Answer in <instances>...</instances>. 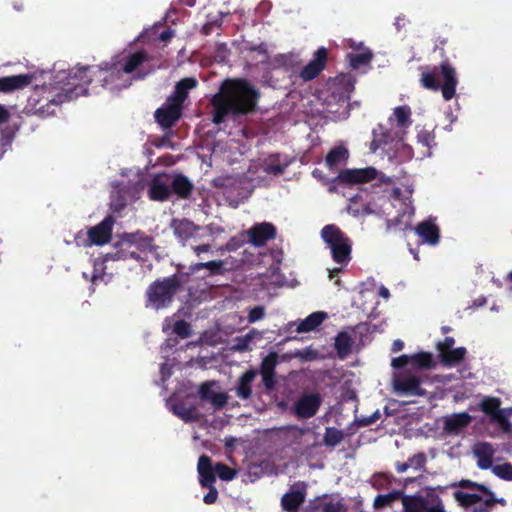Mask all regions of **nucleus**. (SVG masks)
<instances>
[{
	"label": "nucleus",
	"mask_w": 512,
	"mask_h": 512,
	"mask_svg": "<svg viewBox=\"0 0 512 512\" xmlns=\"http://www.w3.org/2000/svg\"><path fill=\"white\" fill-rule=\"evenodd\" d=\"M125 74L122 69H119L115 58L104 63L103 66H81L61 71L55 76V89L58 92L50 102L58 105L87 95L88 86L94 81L110 90L128 88L132 82L124 77Z\"/></svg>",
	"instance_id": "f257e3e1"
},
{
	"label": "nucleus",
	"mask_w": 512,
	"mask_h": 512,
	"mask_svg": "<svg viewBox=\"0 0 512 512\" xmlns=\"http://www.w3.org/2000/svg\"><path fill=\"white\" fill-rule=\"evenodd\" d=\"M259 91L246 79H227L211 98L212 122L220 125L228 115H248L256 110Z\"/></svg>",
	"instance_id": "f03ea898"
},
{
	"label": "nucleus",
	"mask_w": 512,
	"mask_h": 512,
	"mask_svg": "<svg viewBox=\"0 0 512 512\" xmlns=\"http://www.w3.org/2000/svg\"><path fill=\"white\" fill-rule=\"evenodd\" d=\"M463 490L453 492V498L462 509L469 512H491L496 505L494 492L482 483L461 479L451 484Z\"/></svg>",
	"instance_id": "7ed1b4c3"
},
{
	"label": "nucleus",
	"mask_w": 512,
	"mask_h": 512,
	"mask_svg": "<svg viewBox=\"0 0 512 512\" xmlns=\"http://www.w3.org/2000/svg\"><path fill=\"white\" fill-rule=\"evenodd\" d=\"M420 84L423 88L431 91L441 90L444 100H451L456 94L458 79L455 68L444 60L440 63L439 68L422 66Z\"/></svg>",
	"instance_id": "20e7f679"
},
{
	"label": "nucleus",
	"mask_w": 512,
	"mask_h": 512,
	"mask_svg": "<svg viewBox=\"0 0 512 512\" xmlns=\"http://www.w3.org/2000/svg\"><path fill=\"white\" fill-rule=\"evenodd\" d=\"M181 288V279L177 274L156 279L146 289L145 307L154 310L168 308Z\"/></svg>",
	"instance_id": "39448f33"
},
{
	"label": "nucleus",
	"mask_w": 512,
	"mask_h": 512,
	"mask_svg": "<svg viewBox=\"0 0 512 512\" xmlns=\"http://www.w3.org/2000/svg\"><path fill=\"white\" fill-rule=\"evenodd\" d=\"M321 238L331 250L334 262L346 266L351 261L352 241L335 224L325 225L321 230Z\"/></svg>",
	"instance_id": "423d86ee"
},
{
	"label": "nucleus",
	"mask_w": 512,
	"mask_h": 512,
	"mask_svg": "<svg viewBox=\"0 0 512 512\" xmlns=\"http://www.w3.org/2000/svg\"><path fill=\"white\" fill-rule=\"evenodd\" d=\"M133 246H136L139 250L151 249L153 247V238L139 232L125 234L115 246L116 250L104 256V261L127 260L128 248Z\"/></svg>",
	"instance_id": "0eeeda50"
},
{
	"label": "nucleus",
	"mask_w": 512,
	"mask_h": 512,
	"mask_svg": "<svg viewBox=\"0 0 512 512\" xmlns=\"http://www.w3.org/2000/svg\"><path fill=\"white\" fill-rule=\"evenodd\" d=\"M355 88V79L350 74L336 77L329 86L330 95L328 106L332 103L349 104L352 92Z\"/></svg>",
	"instance_id": "6e6552de"
},
{
	"label": "nucleus",
	"mask_w": 512,
	"mask_h": 512,
	"mask_svg": "<svg viewBox=\"0 0 512 512\" xmlns=\"http://www.w3.org/2000/svg\"><path fill=\"white\" fill-rule=\"evenodd\" d=\"M322 402V396L318 392L303 393L293 403L292 412L298 419H309L318 413Z\"/></svg>",
	"instance_id": "1a4fd4ad"
},
{
	"label": "nucleus",
	"mask_w": 512,
	"mask_h": 512,
	"mask_svg": "<svg viewBox=\"0 0 512 512\" xmlns=\"http://www.w3.org/2000/svg\"><path fill=\"white\" fill-rule=\"evenodd\" d=\"M183 109V106L170 102V100L166 98L165 103L156 109L154 113L155 121L164 130L171 129L182 117Z\"/></svg>",
	"instance_id": "9d476101"
},
{
	"label": "nucleus",
	"mask_w": 512,
	"mask_h": 512,
	"mask_svg": "<svg viewBox=\"0 0 512 512\" xmlns=\"http://www.w3.org/2000/svg\"><path fill=\"white\" fill-rule=\"evenodd\" d=\"M377 177V170L373 167L362 169H344L330 182H341L343 184H363L368 183Z\"/></svg>",
	"instance_id": "9b49d317"
},
{
	"label": "nucleus",
	"mask_w": 512,
	"mask_h": 512,
	"mask_svg": "<svg viewBox=\"0 0 512 512\" xmlns=\"http://www.w3.org/2000/svg\"><path fill=\"white\" fill-rule=\"evenodd\" d=\"M393 388L398 395L424 396L420 378L416 375H398L393 378Z\"/></svg>",
	"instance_id": "f8f14e48"
},
{
	"label": "nucleus",
	"mask_w": 512,
	"mask_h": 512,
	"mask_svg": "<svg viewBox=\"0 0 512 512\" xmlns=\"http://www.w3.org/2000/svg\"><path fill=\"white\" fill-rule=\"evenodd\" d=\"M327 56L328 52L326 48L321 47L317 49L312 60L301 69L299 76L304 81L315 79L324 70L327 62Z\"/></svg>",
	"instance_id": "ddd939ff"
},
{
	"label": "nucleus",
	"mask_w": 512,
	"mask_h": 512,
	"mask_svg": "<svg viewBox=\"0 0 512 512\" xmlns=\"http://www.w3.org/2000/svg\"><path fill=\"white\" fill-rule=\"evenodd\" d=\"M114 58L118 62L119 69H122L126 74H131L149 61L150 56L145 50H138L132 53L120 54Z\"/></svg>",
	"instance_id": "4468645a"
},
{
	"label": "nucleus",
	"mask_w": 512,
	"mask_h": 512,
	"mask_svg": "<svg viewBox=\"0 0 512 512\" xmlns=\"http://www.w3.org/2000/svg\"><path fill=\"white\" fill-rule=\"evenodd\" d=\"M148 196L153 201L169 200L171 196L169 174H157L153 177L148 187Z\"/></svg>",
	"instance_id": "2eb2a0df"
},
{
	"label": "nucleus",
	"mask_w": 512,
	"mask_h": 512,
	"mask_svg": "<svg viewBox=\"0 0 512 512\" xmlns=\"http://www.w3.org/2000/svg\"><path fill=\"white\" fill-rule=\"evenodd\" d=\"M249 241L256 247L264 246L276 237V228L272 223L263 222L253 225L248 230Z\"/></svg>",
	"instance_id": "dca6fc26"
},
{
	"label": "nucleus",
	"mask_w": 512,
	"mask_h": 512,
	"mask_svg": "<svg viewBox=\"0 0 512 512\" xmlns=\"http://www.w3.org/2000/svg\"><path fill=\"white\" fill-rule=\"evenodd\" d=\"M114 219L112 216L105 217L99 224L88 231L91 244L103 245L110 241L112 236Z\"/></svg>",
	"instance_id": "f3484780"
},
{
	"label": "nucleus",
	"mask_w": 512,
	"mask_h": 512,
	"mask_svg": "<svg viewBox=\"0 0 512 512\" xmlns=\"http://www.w3.org/2000/svg\"><path fill=\"white\" fill-rule=\"evenodd\" d=\"M170 228L173 230L174 236L182 243V245H185L186 242L194 237L200 229L199 226L186 218L172 219Z\"/></svg>",
	"instance_id": "a211bd4d"
},
{
	"label": "nucleus",
	"mask_w": 512,
	"mask_h": 512,
	"mask_svg": "<svg viewBox=\"0 0 512 512\" xmlns=\"http://www.w3.org/2000/svg\"><path fill=\"white\" fill-rule=\"evenodd\" d=\"M472 421L467 412L453 413L443 417V430L449 435H458Z\"/></svg>",
	"instance_id": "6ab92c4d"
},
{
	"label": "nucleus",
	"mask_w": 512,
	"mask_h": 512,
	"mask_svg": "<svg viewBox=\"0 0 512 512\" xmlns=\"http://www.w3.org/2000/svg\"><path fill=\"white\" fill-rule=\"evenodd\" d=\"M198 80L195 77H185L178 81L174 91L167 97L170 102H174L184 107V102L188 99L189 91L196 88Z\"/></svg>",
	"instance_id": "aec40b11"
},
{
	"label": "nucleus",
	"mask_w": 512,
	"mask_h": 512,
	"mask_svg": "<svg viewBox=\"0 0 512 512\" xmlns=\"http://www.w3.org/2000/svg\"><path fill=\"white\" fill-rule=\"evenodd\" d=\"M199 483L202 487H210L216 482L215 465L206 454H202L197 463Z\"/></svg>",
	"instance_id": "412c9836"
},
{
	"label": "nucleus",
	"mask_w": 512,
	"mask_h": 512,
	"mask_svg": "<svg viewBox=\"0 0 512 512\" xmlns=\"http://www.w3.org/2000/svg\"><path fill=\"white\" fill-rule=\"evenodd\" d=\"M169 184L171 195L175 194L181 199H188L191 197L194 185L193 183L182 173L169 174Z\"/></svg>",
	"instance_id": "4be33fe9"
},
{
	"label": "nucleus",
	"mask_w": 512,
	"mask_h": 512,
	"mask_svg": "<svg viewBox=\"0 0 512 512\" xmlns=\"http://www.w3.org/2000/svg\"><path fill=\"white\" fill-rule=\"evenodd\" d=\"M428 487L414 494L406 495L403 493L401 502L403 506L402 512H425L428 505Z\"/></svg>",
	"instance_id": "5701e85b"
},
{
	"label": "nucleus",
	"mask_w": 512,
	"mask_h": 512,
	"mask_svg": "<svg viewBox=\"0 0 512 512\" xmlns=\"http://www.w3.org/2000/svg\"><path fill=\"white\" fill-rule=\"evenodd\" d=\"M258 375V371L250 368L238 379L234 387L235 394L241 400H248L252 396V383Z\"/></svg>",
	"instance_id": "b1692460"
},
{
	"label": "nucleus",
	"mask_w": 512,
	"mask_h": 512,
	"mask_svg": "<svg viewBox=\"0 0 512 512\" xmlns=\"http://www.w3.org/2000/svg\"><path fill=\"white\" fill-rule=\"evenodd\" d=\"M34 76L30 73L6 76L0 78V92H12L31 84Z\"/></svg>",
	"instance_id": "393cba45"
},
{
	"label": "nucleus",
	"mask_w": 512,
	"mask_h": 512,
	"mask_svg": "<svg viewBox=\"0 0 512 512\" xmlns=\"http://www.w3.org/2000/svg\"><path fill=\"white\" fill-rule=\"evenodd\" d=\"M473 453L477 458V466L482 470L492 467L495 450L492 444L488 442L477 443L473 449Z\"/></svg>",
	"instance_id": "a878e982"
},
{
	"label": "nucleus",
	"mask_w": 512,
	"mask_h": 512,
	"mask_svg": "<svg viewBox=\"0 0 512 512\" xmlns=\"http://www.w3.org/2000/svg\"><path fill=\"white\" fill-rule=\"evenodd\" d=\"M306 488L291 490L281 498L282 509L286 512H299L300 506L305 502Z\"/></svg>",
	"instance_id": "bb28decb"
},
{
	"label": "nucleus",
	"mask_w": 512,
	"mask_h": 512,
	"mask_svg": "<svg viewBox=\"0 0 512 512\" xmlns=\"http://www.w3.org/2000/svg\"><path fill=\"white\" fill-rule=\"evenodd\" d=\"M353 49H362V52L354 54L348 53L347 59L349 61V65L352 69L357 70L363 66H367L371 63L373 59V53L370 49L364 48L363 43H359L356 45L354 42L351 44Z\"/></svg>",
	"instance_id": "cd10ccee"
},
{
	"label": "nucleus",
	"mask_w": 512,
	"mask_h": 512,
	"mask_svg": "<svg viewBox=\"0 0 512 512\" xmlns=\"http://www.w3.org/2000/svg\"><path fill=\"white\" fill-rule=\"evenodd\" d=\"M417 234L424 242L436 245L440 239V231L436 224L431 221L420 222L416 227Z\"/></svg>",
	"instance_id": "c85d7f7f"
},
{
	"label": "nucleus",
	"mask_w": 512,
	"mask_h": 512,
	"mask_svg": "<svg viewBox=\"0 0 512 512\" xmlns=\"http://www.w3.org/2000/svg\"><path fill=\"white\" fill-rule=\"evenodd\" d=\"M170 410L186 423L195 422L199 419L196 407L187 406L184 402L170 403Z\"/></svg>",
	"instance_id": "c756f323"
},
{
	"label": "nucleus",
	"mask_w": 512,
	"mask_h": 512,
	"mask_svg": "<svg viewBox=\"0 0 512 512\" xmlns=\"http://www.w3.org/2000/svg\"><path fill=\"white\" fill-rule=\"evenodd\" d=\"M348 156V150L344 146H336L326 155L325 164L330 170H335L340 165L345 164Z\"/></svg>",
	"instance_id": "7c9ffc66"
},
{
	"label": "nucleus",
	"mask_w": 512,
	"mask_h": 512,
	"mask_svg": "<svg viewBox=\"0 0 512 512\" xmlns=\"http://www.w3.org/2000/svg\"><path fill=\"white\" fill-rule=\"evenodd\" d=\"M466 353L467 350L465 347H458L440 353L438 357L443 366L452 367L460 364L464 360Z\"/></svg>",
	"instance_id": "2f4dec72"
},
{
	"label": "nucleus",
	"mask_w": 512,
	"mask_h": 512,
	"mask_svg": "<svg viewBox=\"0 0 512 512\" xmlns=\"http://www.w3.org/2000/svg\"><path fill=\"white\" fill-rule=\"evenodd\" d=\"M326 318V312H313L310 315H308L303 321L300 322L296 330L298 333L310 332L316 329L318 326H320Z\"/></svg>",
	"instance_id": "473e14b6"
},
{
	"label": "nucleus",
	"mask_w": 512,
	"mask_h": 512,
	"mask_svg": "<svg viewBox=\"0 0 512 512\" xmlns=\"http://www.w3.org/2000/svg\"><path fill=\"white\" fill-rule=\"evenodd\" d=\"M445 490L446 487L442 486L428 487V505H426L425 512H446L442 499L436 493V491L443 493Z\"/></svg>",
	"instance_id": "72a5a7b5"
},
{
	"label": "nucleus",
	"mask_w": 512,
	"mask_h": 512,
	"mask_svg": "<svg viewBox=\"0 0 512 512\" xmlns=\"http://www.w3.org/2000/svg\"><path fill=\"white\" fill-rule=\"evenodd\" d=\"M411 367L417 370H429L435 367L433 355L430 352H419L411 355Z\"/></svg>",
	"instance_id": "f704fd0d"
},
{
	"label": "nucleus",
	"mask_w": 512,
	"mask_h": 512,
	"mask_svg": "<svg viewBox=\"0 0 512 512\" xmlns=\"http://www.w3.org/2000/svg\"><path fill=\"white\" fill-rule=\"evenodd\" d=\"M274 63L277 67L283 68L286 71L296 73L299 69V61L295 54H280L274 59Z\"/></svg>",
	"instance_id": "c9c22d12"
},
{
	"label": "nucleus",
	"mask_w": 512,
	"mask_h": 512,
	"mask_svg": "<svg viewBox=\"0 0 512 512\" xmlns=\"http://www.w3.org/2000/svg\"><path fill=\"white\" fill-rule=\"evenodd\" d=\"M403 490H393L387 494H379L375 497L373 507L382 509L391 506L394 502L402 499Z\"/></svg>",
	"instance_id": "e433bc0d"
},
{
	"label": "nucleus",
	"mask_w": 512,
	"mask_h": 512,
	"mask_svg": "<svg viewBox=\"0 0 512 512\" xmlns=\"http://www.w3.org/2000/svg\"><path fill=\"white\" fill-rule=\"evenodd\" d=\"M396 126L400 129H406L411 126V108L408 105L398 106L393 112Z\"/></svg>",
	"instance_id": "4c0bfd02"
},
{
	"label": "nucleus",
	"mask_w": 512,
	"mask_h": 512,
	"mask_svg": "<svg viewBox=\"0 0 512 512\" xmlns=\"http://www.w3.org/2000/svg\"><path fill=\"white\" fill-rule=\"evenodd\" d=\"M334 346L340 358L346 357L352 347L351 336L345 331L339 332L335 338Z\"/></svg>",
	"instance_id": "58836bf2"
},
{
	"label": "nucleus",
	"mask_w": 512,
	"mask_h": 512,
	"mask_svg": "<svg viewBox=\"0 0 512 512\" xmlns=\"http://www.w3.org/2000/svg\"><path fill=\"white\" fill-rule=\"evenodd\" d=\"M255 332L250 331L244 336H238L233 340L231 350L236 352H246L252 350L251 342L254 339Z\"/></svg>",
	"instance_id": "ea45409f"
},
{
	"label": "nucleus",
	"mask_w": 512,
	"mask_h": 512,
	"mask_svg": "<svg viewBox=\"0 0 512 512\" xmlns=\"http://www.w3.org/2000/svg\"><path fill=\"white\" fill-rule=\"evenodd\" d=\"M344 439V433L335 427H326L324 434V444L329 447L337 446Z\"/></svg>",
	"instance_id": "a19ab883"
},
{
	"label": "nucleus",
	"mask_w": 512,
	"mask_h": 512,
	"mask_svg": "<svg viewBox=\"0 0 512 512\" xmlns=\"http://www.w3.org/2000/svg\"><path fill=\"white\" fill-rule=\"evenodd\" d=\"M278 364V355L275 352L269 353L266 357L263 358L259 373L261 375L272 374L275 373V368Z\"/></svg>",
	"instance_id": "79ce46f5"
},
{
	"label": "nucleus",
	"mask_w": 512,
	"mask_h": 512,
	"mask_svg": "<svg viewBox=\"0 0 512 512\" xmlns=\"http://www.w3.org/2000/svg\"><path fill=\"white\" fill-rule=\"evenodd\" d=\"M501 401L496 397H486L480 403V409L490 417L500 409Z\"/></svg>",
	"instance_id": "37998d69"
},
{
	"label": "nucleus",
	"mask_w": 512,
	"mask_h": 512,
	"mask_svg": "<svg viewBox=\"0 0 512 512\" xmlns=\"http://www.w3.org/2000/svg\"><path fill=\"white\" fill-rule=\"evenodd\" d=\"M509 416H510V412L508 409H499L497 410V412L492 415L490 418H491V421L493 423H497L500 425V427L505 430V431H508L509 428L511 427V423L509 421Z\"/></svg>",
	"instance_id": "c03bdc74"
},
{
	"label": "nucleus",
	"mask_w": 512,
	"mask_h": 512,
	"mask_svg": "<svg viewBox=\"0 0 512 512\" xmlns=\"http://www.w3.org/2000/svg\"><path fill=\"white\" fill-rule=\"evenodd\" d=\"M215 473L216 476L224 481H231L236 476V470L230 468L228 465L222 462H217L215 464Z\"/></svg>",
	"instance_id": "a18cd8bd"
},
{
	"label": "nucleus",
	"mask_w": 512,
	"mask_h": 512,
	"mask_svg": "<svg viewBox=\"0 0 512 512\" xmlns=\"http://www.w3.org/2000/svg\"><path fill=\"white\" fill-rule=\"evenodd\" d=\"M492 471L499 478L506 481H512V464L504 463L495 465L492 467Z\"/></svg>",
	"instance_id": "49530a36"
},
{
	"label": "nucleus",
	"mask_w": 512,
	"mask_h": 512,
	"mask_svg": "<svg viewBox=\"0 0 512 512\" xmlns=\"http://www.w3.org/2000/svg\"><path fill=\"white\" fill-rule=\"evenodd\" d=\"M173 331L181 338H188L191 335V327L185 320H178L174 324Z\"/></svg>",
	"instance_id": "de8ad7c7"
},
{
	"label": "nucleus",
	"mask_w": 512,
	"mask_h": 512,
	"mask_svg": "<svg viewBox=\"0 0 512 512\" xmlns=\"http://www.w3.org/2000/svg\"><path fill=\"white\" fill-rule=\"evenodd\" d=\"M265 316V308L263 306H255L248 312V322L249 323H255L261 319H263Z\"/></svg>",
	"instance_id": "09e8293b"
},
{
	"label": "nucleus",
	"mask_w": 512,
	"mask_h": 512,
	"mask_svg": "<svg viewBox=\"0 0 512 512\" xmlns=\"http://www.w3.org/2000/svg\"><path fill=\"white\" fill-rule=\"evenodd\" d=\"M347 507L342 501L336 503L324 502L322 505V512H346Z\"/></svg>",
	"instance_id": "8fccbe9b"
},
{
	"label": "nucleus",
	"mask_w": 512,
	"mask_h": 512,
	"mask_svg": "<svg viewBox=\"0 0 512 512\" xmlns=\"http://www.w3.org/2000/svg\"><path fill=\"white\" fill-rule=\"evenodd\" d=\"M426 461L427 459L424 453H417L408 458L410 467H414L415 469L424 468Z\"/></svg>",
	"instance_id": "3c124183"
},
{
	"label": "nucleus",
	"mask_w": 512,
	"mask_h": 512,
	"mask_svg": "<svg viewBox=\"0 0 512 512\" xmlns=\"http://www.w3.org/2000/svg\"><path fill=\"white\" fill-rule=\"evenodd\" d=\"M380 417H381V414H380L379 410H377L370 416L357 418L356 424L359 427H366V426L374 424Z\"/></svg>",
	"instance_id": "603ef678"
},
{
	"label": "nucleus",
	"mask_w": 512,
	"mask_h": 512,
	"mask_svg": "<svg viewBox=\"0 0 512 512\" xmlns=\"http://www.w3.org/2000/svg\"><path fill=\"white\" fill-rule=\"evenodd\" d=\"M417 139L424 147L430 148L432 143H434L435 137L430 132L422 130L418 133Z\"/></svg>",
	"instance_id": "864d4df0"
},
{
	"label": "nucleus",
	"mask_w": 512,
	"mask_h": 512,
	"mask_svg": "<svg viewBox=\"0 0 512 512\" xmlns=\"http://www.w3.org/2000/svg\"><path fill=\"white\" fill-rule=\"evenodd\" d=\"M391 365L395 369H402L408 365L411 366V355H401L399 357L393 358Z\"/></svg>",
	"instance_id": "5fc2aeb1"
},
{
	"label": "nucleus",
	"mask_w": 512,
	"mask_h": 512,
	"mask_svg": "<svg viewBox=\"0 0 512 512\" xmlns=\"http://www.w3.org/2000/svg\"><path fill=\"white\" fill-rule=\"evenodd\" d=\"M454 344H455V339L453 337H451V336L445 337V339L443 341L438 342L436 345L438 355H440V353H444L445 351L454 349L453 348Z\"/></svg>",
	"instance_id": "6e6d98bb"
},
{
	"label": "nucleus",
	"mask_w": 512,
	"mask_h": 512,
	"mask_svg": "<svg viewBox=\"0 0 512 512\" xmlns=\"http://www.w3.org/2000/svg\"><path fill=\"white\" fill-rule=\"evenodd\" d=\"M394 477L385 473H379L374 476V486L378 489L382 488L385 484H390Z\"/></svg>",
	"instance_id": "4d7b16f0"
},
{
	"label": "nucleus",
	"mask_w": 512,
	"mask_h": 512,
	"mask_svg": "<svg viewBox=\"0 0 512 512\" xmlns=\"http://www.w3.org/2000/svg\"><path fill=\"white\" fill-rule=\"evenodd\" d=\"M204 265L211 274H220L223 271L224 262L222 260H212L205 262Z\"/></svg>",
	"instance_id": "13d9d810"
},
{
	"label": "nucleus",
	"mask_w": 512,
	"mask_h": 512,
	"mask_svg": "<svg viewBox=\"0 0 512 512\" xmlns=\"http://www.w3.org/2000/svg\"><path fill=\"white\" fill-rule=\"evenodd\" d=\"M227 399L228 397L226 394L214 392L209 401L213 404L214 407L222 408L226 405Z\"/></svg>",
	"instance_id": "bf43d9fd"
},
{
	"label": "nucleus",
	"mask_w": 512,
	"mask_h": 512,
	"mask_svg": "<svg viewBox=\"0 0 512 512\" xmlns=\"http://www.w3.org/2000/svg\"><path fill=\"white\" fill-rule=\"evenodd\" d=\"M261 376H262V383H263L265 389L268 392H271L272 390H274L276 383H277L275 373L265 374V375H261Z\"/></svg>",
	"instance_id": "052dcab7"
},
{
	"label": "nucleus",
	"mask_w": 512,
	"mask_h": 512,
	"mask_svg": "<svg viewBox=\"0 0 512 512\" xmlns=\"http://www.w3.org/2000/svg\"><path fill=\"white\" fill-rule=\"evenodd\" d=\"M206 488L209 489V491L204 495L203 501L208 505L214 504L218 499V490L216 489L215 485Z\"/></svg>",
	"instance_id": "680f3d73"
},
{
	"label": "nucleus",
	"mask_w": 512,
	"mask_h": 512,
	"mask_svg": "<svg viewBox=\"0 0 512 512\" xmlns=\"http://www.w3.org/2000/svg\"><path fill=\"white\" fill-rule=\"evenodd\" d=\"M214 392L211 389V385L208 382L202 383L199 388V396L202 400H210Z\"/></svg>",
	"instance_id": "e2e57ef3"
},
{
	"label": "nucleus",
	"mask_w": 512,
	"mask_h": 512,
	"mask_svg": "<svg viewBox=\"0 0 512 512\" xmlns=\"http://www.w3.org/2000/svg\"><path fill=\"white\" fill-rule=\"evenodd\" d=\"M323 503L319 498L310 501L309 504L303 509V512H318L320 509L322 510Z\"/></svg>",
	"instance_id": "0e129e2a"
},
{
	"label": "nucleus",
	"mask_w": 512,
	"mask_h": 512,
	"mask_svg": "<svg viewBox=\"0 0 512 512\" xmlns=\"http://www.w3.org/2000/svg\"><path fill=\"white\" fill-rule=\"evenodd\" d=\"M285 167L280 164L268 165L265 171L269 174L280 175L284 173Z\"/></svg>",
	"instance_id": "69168bd1"
},
{
	"label": "nucleus",
	"mask_w": 512,
	"mask_h": 512,
	"mask_svg": "<svg viewBox=\"0 0 512 512\" xmlns=\"http://www.w3.org/2000/svg\"><path fill=\"white\" fill-rule=\"evenodd\" d=\"M174 34H175V31L171 28H168V29L164 30L163 32H161V34L159 35V39L161 41L167 43L172 39Z\"/></svg>",
	"instance_id": "338daca9"
},
{
	"label": "nucleus",
	"mask_w": 512,
	"mask_h": 512,
	"mask_svg": "<svg viewBox=\"0 0 512 512\" xmlns=\"http://www.w3.org/2000/svg\"><path fill=\"white\" fill-rule=\"evenodd\" d=\"M9 118L10 112L4 105L0 104V124L7 122Z\"/></svg>",
	"instance_id": "774afa93"
}]
</instances>
